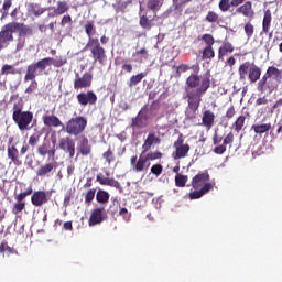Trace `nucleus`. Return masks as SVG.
Masks as SVG:
<instances>
[{
	"label": "nucleus",
	"instance_id": "1",
	"mask_svg": "<svg viewBox=\"0 0 282 282\" xmlns=\"http://www.w3.org/2000/svg\"><path fill=\"white\" fill-rule=\"evenodd\" d=\"M61 68L64 65H67V58L64 56H59L56 58L53 57H44L35 63H32L26 66V72L24 75V83H30V80H36V76H41L43 72L47 69V67Z\"/></svg>",
	"mask_w": 282,
	"mask_h": 282
},
{
	"label": "nucleus",
	"instance_id": "2",
	"mask_svg": "<svg viewBox=\"0 0 282 282\" xmlns=\"http://www.w3.org/2000/svg\"><path fill=\"white\" fill-rule=\"evenodd\" d=\"M12 120L20 131H30V124L34 120V113L30 110H23V101L13 104Z\"/></svg>",
	"mask_w": 282,
	"mask_h": 282
},
{
	"label": "nucleus",
	"instance_id": "3",
	"mask_svg": "<svg viewBox=\"0 0 282 282\" xmlns=\"http://www.w3.org/2000/svg\"><path fill=\"white\" fill-rule=\"evenodd\" d=\"M238 74L239 80H246L247 76L251 84L261 80V67L250 64V62L242 63L238 68Z\"/></svg>",
	"mask_w": 282,
	"mask_h": 282
},
{
	"label": "nucleus",
	"instance_id": "4",
	"mask_svg": "<svg viewBox=\"0 0 282 282\" xmlns=\"http://www.w3.org/2000/svg\"><path fill=\"white\" fill-rule=\"evenodd\" d=\"M210 89V77L202 79L200 87L195 90L187 91V105L189 107H198L202 105V96Z\"/></svg>",
	"mask_w": 282,
	"mask_h": 282
},
{
	"label": "nucleus",
	"instance_id": "5",
	"mask_svg": "<svg viewBox=\"0 0 282 282\" xmlns=\"http://www.w3.org/2000/svg\"><path fill=\"white\" fill-rule=\"evenodd\" d=\"M86 47L90 50V57L94 63H99V65H105V63H107V51L100 45L98 39H88Z\"/></svg>",
	"mask_w": 282,
	"mask_h": 282
},
{
	"label": "nucleus",
	"instance_id": "6",
	"mask_svg": "<svg viewBox=\"0 0 282 282\" xmlns=\"http://www.w3.org/2000/svg\"><path fill=\"white\" fill-rule=\"evenodd\" d=\"M87 129V118L83 116H77L70 118L66 122L65 131L68 133V135H82V133H85V130Z\"/></svg>",
	"mask_w": 282,
	"mask_h": 282
},
{
	"label": "nucleus",
	"instance_id": "7",
	"mask_svg": "<svg viewBox=\"0 0 282 282\" xmlns=\"http://www.w3.org/2000/svg\"><path fill=\"white\" fill-rule=\"evenodd\" d=\"M30 151V145L23 144L20 149L17 148V143L9 142L7 147V158L10 160L11 164H14V166H21L23 164V161L21 160V155H25Z\"/></svg>",
	"mask_w": 282,
	"mask_h": 282
},
{
	"label": "nucleus",
	"instance_id": "8",
	"mask_svg": "<svg viewBox=\"0 0 282 282\" xmlns=\"http://www.w3.org/2000/svg\"><path fill=\"white\" fill-rule=\"evenodd\" d=\"M173 158L174 160H182V158H186L188 155V151H191V145L188 143L184 144V135L180 134L177 140L174 142Z\"/></svg>",
	"mask_w": 282,
	"mask_h": 282
},
{
	"label": "nucleus",
	"instance_id": "9",
	"mask_svg": "<svg viewBox=\"0 0 282 282\" xmlns=\"http://www.w3.org/2000/svg\"><path fill=\"white\" fill-rule=\"evenodd\" d=\"M76 99L80 107H87V105L94 106L98 102V95L94 90H87L77 94Z\"/></svg>",
	"mask_w": 282,
	"mask_h": 282
},
{
	"label": "nucleus",
	"instance_id": "10",
	"mask_svg": "<svg viewBox=\"0 0 282 282\" xmlns=\"http://www.w3.org/2000/svg\"><path fill=\"white\" fill-rule=\"evenodd\" d=\"M276 87L278 85L274 83V79L270 78L267 74H264L257 84V89L260 94H265V91H268V94H272Z\"/></svg>",
	"mask_w": 282,
	"mask_h": 282
},
{
	"label": "nucleus",
	"instance_id": "11",
	"mask_svg": "<svg viewBox=\"0 0 282 282\" xmlns=\"http://www.w3.org/2000/svg\"><path fill=\"white\" fill-rule=\"evenodd\" d=\"M9 28L11 30V33L14 34L17 32H19L18 36H32V34H34V31L32 30V28L20 23V22H9Z\"/></svg>",
	"mask_w": 282,
	"mask_h": 282
},
{
	"label": "nucleus",
	"instance_id": "12",
	"mask_svg": "<svg viewBox=\"0 0 282 282\" xmlns=\"http://www.w3.org/2000/svg\"><path fill=\"white\" fill-rule=\"evenodd\" d=\"M76 79L74 80V89L78 91V89H89L91 87V80L94 77L90 73H85L82 77L76 74Z\"/></svg>",
	"mask_w": 282,
	"mask_h": 282
},
{
	"label": "nucleus",
	"instance_id": "13",
	"mask_svg": "<svg viewBox=\"0 0 282 282\" xmlns=\"http://www.w3.org/2000/svg\"><path fill=\"white\" fill-rule=\"evenodd\" d=\"M14 41V35L10 29V24H4L0 31V45L6 50L10 46V43Z\"/></svg>",
	"mask_w": 282,
	"mask_h": 282
},
{
	"label": "nucleus",
	"instance_id": "14",
	"mask_svg": "<svg viewBox=\"0 0 282 282\" xmlns=\"http://www.w3.org/2000/svg\"><path fill=\"white\" fill-rule=\"evenodd\" d=\"M59 149H62V151H65V153L69 154V158H74V155H76V142L74 141V139L72 138H62L59 140V144H58Z\"/></svg>",
	"mask_w": 282,
	"mask_h": 282
},
{
	"label": "nucleus",
	"instance_id": "15",
	"mask_svg": "<svg viewBox=\"0 0 282 282\" xmlns=\"http://www.w3.org/2000/svg\"><path fill=\"white\" fill-rule=\"evenodd\" d=\"M236 14H242L246 19H254V9H252V1H246L240 7L236 8L235 12L231 13V17Z\"/></svg>",
	"mask_w": 282,
	"mask_h": 282
},
{
	"label": "nucleus",
	"instance_id": "16",
	"mask_svg": "<svg viewBox=\"0 0 282 282\" xmlns=\"http://www.w3.org/2000/svg\"><path fill=\"white\" fill-rule=\"evenodd\" d=\"M50 202V196L45 191H35L31 195V204L36 208H41V206L47 204Z\"/></svg>",
	"mask_w": 282,
	"mask_h": 282
},
{
	"label": "nucleus",
	"instance_id": "17",
	"mask_svg": "<svg viewBox=\"0 0 282 282\" xmlns=\"http://www.w3.org/2000/svg\"><path fill=\"white\" fill-rule=\"evenodd\" d=\"M207 182H210V174H208V171H205L203 173H198L192 178V187L197 191L199 188H204L205 184H208Z\"/></svg>",
	"mask_w": 282,
	"mask_h": 282
},
{
	"label": "nucleus",
	"instance_id": "18",
	"mask_svg": "<svg viewBox=\"0 0 282 282\" xmlns=\"http://www.w3.org/2000/svg\"><path fill=\"white\" fill-rule=\"evenodd\" d=\"M102 221H105V208L93 209L88 219V226H98V224H102Z\"/></svg>",
	"mask_w": 282,
	"mask_h": 282
},
{
	"label": "nucleus",
	"instance_id": "19",
	"mask_svg": "<svg viewBox=\"0 0 282 282\" xmlns=\"http://www.w3.org/2000/svg\"><path fill=\"white\" fill-rule=\"evenodd\" d=\"M37 155L41 158L48 156V160H54L56 158V148H52L50 142H43L37 147Z\"/></svg>",
	"mask_w": 282,
	"mask_h": 282
},
{
	"label": "nucleus",
	"instance_id": "20",
	"mask_svg": "<svg viewBox=\"0 0 282 282\" xmlns=\"http://www.w3.org/2000/svg\"><path fill=\"white\" fill-rule=\"evenodd\" d=\"M232 52H235L232 43L228 40H224L218 48V61H224V56H228V54H232Z\"/></svg>",
	"mask_w": 282,
	"mask_h": 282
},
{
	"label": "nucleus",
	"instance_id": "21",
	"mask_svg": "<svg viewBox=\"0 0 282 282\" xmlns=\"http://www.w3.org/2000/svg\"><path fill=\"white\" fill-rule=\"evenodd\" d=\"M52 171H56V163H45L41 165L37 171H36V176L37 177H50V173Z\"/></svg>",
	"mask_w": 282,
	"mask_h": 282
},
{
	"label": "nucleus",
	"instance_id": "22",
	"mask_svg": "<svg viewBox=\"0 0 282 282\" xmlns=\"http://www.w3.org/2000/svg\"><path fill=\"white\" fill-rule=\"evenodd\" d=\"M96 181L99 182L101 186H110L111 188H117V191H120V182H118L116 178H109L98 174L96 176Z\"/></svg>",
	"mask_w": 282,
	"mask_h": 282
},
{
	"label": "nucleus",
	"instance_id": "23",
	"mask_svg": "<svg viewBox=\"0 0 282 282\" xmlns=\"http://www.w3.org/2000/svg\"><path fill=\"white\" fill-rule=\"evenodd\" d=\"M213 191V183L205 184L199 191H194L188 194L189 199H202L206 193Z\"/></svg>",
	"mask_w": 282,
	"mask_h": 282
},
{
	"label": "nucleus",
	"instance_id": "24",
	"mask_svg": "<svg viewBox=\"0 0 282 282\" xmlns=\"http://www.w3.org/2000/svg\"><path fill=\"white\" fill-rule=\"evenodd\" d=\"M77 150L80 155L87 156L91 154V144H89V139L87 137H82Z\"/></svg>",
	"mask_w": 282,
	"mask_h": 282
},
{
	"label": "nucleus",
	"instance_id": "25",
	"mask_svg": "<svg viewBox=\"0 0 282 282\" xmlns=\"http://www.w3.org/2000/svg\"><path fill=\"white\" fill-rule=\"evenodd\" d=\"M272 25V11L270 9L264 10V15L262 20V33L268 34Z\"/></svg>",
	"mask_w": 282,
	"mask_h": 282
},
{
	"label": "nucleus",
	"instance_id": "26",
	"mask_svg": "<svg viewBox=\"0 0 282 282\" xmlns=\"http://www.w3.org/2000/svg\"><path fill=\"white\" fill-rule=\"evenodd\" d=\"M69 11V4L67 1H57L56 7L53 8V17H61L65 14V12Z\"/></svg>",
	"mask_w": 282,
	"mask_h": 282
},
{
	"label": "nucleus",
	"instance_id": "27",
	"mask_svg": "<svg viewBox=\"0 0 282 282\" xmlns=\"http://www.w3.org/2000/svg\"><path fill=\"white\" fill-rule=\"evenodd\" d=\"M202 122L206 129H213V126L215 124V112L206 110L203 113Z\"/></svg>",
	"mask_w": 282,
	"mask_h": 282
},
{
	"label": "nucleus",
	"instance_id": "28",
	"mask_svg": "<svg viewBox=\"0 0 282 282\" xmlns=\"http://www.w3.org/2000/svg\"><path fill=\"white\" fill-rule=\"evenodd\" d=\"M43 123L45 124V127H63V122L61 121V119H58V117L54 115L44 116Z\"/></svg>",
	"mask_w": 282,
	"mask_h": 282
},
{
	"label": "nucleus",
	"instance_id": "29",
	"mask_svg": "<svg viewBox=\"0 0 282 282\" xmlns=\"http://www.w3.org/2000/svg\"><path fill=\"white\" fill-rule=\"evenodd\" d=\"M271 79L275 80V83H281L282 80V70L276 68V66H269L265 73Z\"/></svg>",
	"mask_w": 282,
	"mask_h": 282
},
{
	"label": "nucleus",
	"instance_id": "30",
	"mask_svg": "<svg viewBox=\"0 0 282 282\" xmlns=\"http://www.w3.org/2000/svg\"><path fill=\"white\" fill-rule=\"evenodd\" d=\"M1 76H17V74H21V70L17 69L14 65L4 64L0 70Z\"/></svg>",
	"mask_w": 282,
	"mask_h": 282
},
{
	"label": "nucleus",
	"instance_id": "31",
	"mask_svg": "<svg viewBox=\"0 0 282 282\" xmlns=\"http://www.w3.org/2000/svg\"><path fill=\"white\" fill-rule=\"evenodd\" d=\"M160 137H156L155 133H150L143 144L144 151H149L152 144H160Z\"/></svg>",
	"mask_w": 282,
	"mask_h": 282
},
{
	"label": "nucleus",
	"instance_id": "32",
	"mask_svg": "<svg viewBox=\"0 0 282 282\" xmlns=\"http://www.w3.org/2000/svg\"><path fill=\"white\" fill-rule=\"evenodd\" d=\"M28 10L30 14H33V17H41V14H44L45 8L41 7L39 3H29Z\"/></svg>",
	"mask_w": 282,
	"mask_h": 282
},
{
	"label": "nucleus",
	"instance_id": "33",
	"mask_svg": "<svg viewBox=\"0 0 282 282\" xmlns=\"http://www.w3.org/2000/svg\"><path fill=\"white\" fill-rule=\"evenodd\" d=\"M251 129L254 131V133L261 135L262 133H268V131L272 129V123L253 124Z\"/></svg>",
	"mask_w": 282,
	"mask_h": 282
},
{
	"label": "nucleus",
	"instance_id": "34",
	"mask_svg": "<svg viewBox=\"0 0 282 282\" xmlns=\"http://www.w3.org/2000/svg\"><path fill=\"white\" fill-rule=\"evenodd\" d=\"M199 83H202V79L196 74L189 75L188 78L186 79V85L187 87H189V89H195L199 87Z\"/></svg>",
	"mask_w": 282,
	"mask_h": 282
},
{
	"label": "nucleus",
	"instance_id": "35",
	"mask_svg": "<svg viewBox=\"0 0 282 282\" xmlns=\"http://www.w3.org/2000/svg\"><path fill=\"white\" fill-rule=\"evenodd\" d=\"M33 193L34 189L32 188V185H30L25 192L14 194V199L15 202L25 203V197H29V195H32Z\"/></svg>",
	"mask_w": 282,
	"mask_h": 282
},
{
	"label": "nucleus",
	"instance_id": "36",
	"mask_svg": "<svg viewBox=\"0 0 282 282\" xmlns=\"http://www.w3.org/2000/svg\"><path fill=\"white\" fill-rule=\"evenodd\" d=\"M203 61H213L215 58V48L213 46H205L202 52Z\"/></svg>",
	"mask_w": 282,
	"mask_h": 282
},
{
	"label": "nucleus",
	"instance_id": "37",
	"mask_svg": "<svg viewBox=\"0 0 282 282\" xmlns=\"http://www.w3.org/2000/svg\"><path fill=\"white\" fill-rule=\"evenodd\" d=\"M246 124V116L240 115L236 121L232 123V129L236 131V133H239L241 129H243Z\"/></svg>",
	"mask_w": 282,
	"mask_h": 282
},
{
	"label": "nucleus",
	"instance_id": "38",
	"mask_svg": "<svg viewBox=\"0 0 282 282\" xmlns=\"http://www.w3.org/2000/svg\"><path fill=\"white\" fill-rule=\"evenodd\" d=\"M101 156L102 160H105V164H108V166H110L112 162H116V154L111 148H108V150L104 152Z\"/></svg>",
	"mask_w": 282,
	"mask_h": 282
},
{
	"label": "nucleus",
	"instance_id": "39",
	"mask_svg": "<svg viewBox=\"0 0 282 282\" xmlns=\"http://www.w3.org/2000/svg\"><path fill=\"white\" fill-rule=\"evenodd\" d=\"M130 164L133 171H137V173H140V171H142V154H140L139 160H138V156H132L130 159Z\"/></svg>",
	"mask_w": 282,
	"mask_h": 282
},
{
	"label": "nucleus",
	"instance_id": "40",
	"mask_svg": "<svg viewBox=\"0 0 282 282\" xmlns=\"http://www.w3.org/2000/svg\"><path fill=\"white\" fill-rule=\"evenodd\" d=\"M198 107L195 106H187L186 110H185V118L186 120H195L197 118V111H198Z\"/></svg>",
	"mask_w": 282,
	"mask_h": 282
},
{
	"label": "nucleus",
	"instance_id": "41",
	"mask_svg": "<svg viewBox=\"0 0 282 282\" xmlns=\"http://www.w3.org/2000/svg\"><path fill=\"white\" fill-rule=\"evenodd\" d=\"M96 200L98 204H107L109 202V192L105 189H99L96 194Z\"/></svg>",
	"mask_w": 282,
	"mask_h": 282
},
{
	"label": "nucleus",
	"instance_id": "42",
	"mask_svg": "<svg viewBox=\"0 0 282 282\" xmlns=\"http://www.w3.org/2000/svg\"><path fill=\"white\" fill-rule=\"evenodd\" d=\"M147 8L156 14L160 8H162V2L160 0H148Z\"/></svg>",
	"mask_w": 282,
	"mask_h": 282
},
{
	"label": "nucleus",
	"instance_id": "43",
	"mask_svg": "<svg viewBox=\"0 0 282 282\" xmlns=\"http://www.w3.org/2000/svg\"><path fill=\"white\" fill-rule=\"evenodd\" d=\"M186 182H188L187 175L177 174L175 176V186H177V188H184V186H186Z\"/></svg>",
	"mask_w": 282,
	"mask_h": 282
},
{
	"label": "nucleus",
	"instance_id": "44",
	"mask_svg": "<svg viewBox=\"0 0 282 282\" xmlns=\"http://www.w3.org/2000/svg\"><path fill=\"white\" fill-rule=\"evenodd\" d=\"M85 32L89 39H94V34H96V26L94 25V21H88L84 25Z\"/></svg>",
	"mask_w": 282,
	"mask_h": 282
},
{
	"label": "nucleus",
	"instance_id": "45",
	"mask_svg": "<svg viewBox=\"0 0 282 282\" xmlns=\"http://www.w3.org/2000/svg\"><path fill=\"white\" fill-rule=\"evenodd\" d=\"M200 40L205 43L206 47H213L215 45V37L210 33L203 34Z\"/></svg>",
	"mask_w": 282,
	"mask_h": 282
},
{
	"label": "nucleus",
	"instance_id": "46",
	"mask_svg": "<svg viewBox=\"0 0 282 282\" xmlns=\"http://www.w3.org/2000/svg\"><path fill=\"white\" fill-rule=\"evenodd\" d=\"M218 8L220 12H230V8H232L231 0H220L218 3Z\"/></svg>",
	"mask_w": 282,
	"mask_h": 282
},
{
	"label": "nucleus",
	"instance_id": "47",
	"mask_svg": "<svg viewBox=\"0 0 282 282\" xmlns=\"http://www.w3.org/2000/svg\"><path fill=\"white\" fill-rule=\"evenodd\" d=\"M10 8H12V0H4L2 8L0 10L1 12V21H3V19H6V17H8V11L10 10Z\"/></svg>",
	"mask_w": 282,
	"mask_h": 282
},
{
	"label": "nucleus",
	"instance_id": "48",
	"mask_svg": "<svg viewBox=\"0 0 282 282\" xmlns=\"http://www.w3.org/2000/svg\"><path fill=\"white\" fill-rule=\"evenodd\" d=\"M162 159V152H150L145 156V159L142 160V164H147V162H151L153 160H161Z\"/></svg>",
	"mask_w": 282,
	"mask_h": 282
},
{
	"label": "nucleus",
	"instance_id": "49",
	"mask_svg": "<svg viewBox=\"0 0 282 282\" xmlns=\"http://www.w3.org/2000/svg\"><path fill=\"white\" fill-rule=\"evenodd\" d=\"M205 21L208 23H219V14L215 11H208Z\"/></svg>",
	"mask_w": 282,
	"mask_h": 282
},
{
	"label": "nucleus",
	"instance_id": "50",
	"mask_svg": "<svg viewBox=\"0 0 282 282\" xmlns=\"http://www.w3.org/2000/svg\"><path fill=\"white\" fill-rule=\"evenodd\" d=\"M4 252H8L9 254H14V252L17 251L14 250V248L8 245V241L4 240L0 243V254H3Z\"/></svg>",
	"mask_w": 282,
	"mask_h": 282
},
{
	"label": "nucleus",
	"instance_id": "51",
	"mask_svg": "<svg viewBox=\"0 0 282 282\" xmlns=\"http://www.w3.org/2000/svg\"><path fill=\"white\" fill-rule=\"evenodd\" d=\"M245 34L247 36V39H252L253 34H254V24L251 22H247L245 24Z\"/></svg>",
	"mask_w": 282,
	"mask_h": 282
},
{
	"label": "nucleus",
	"instance_id": "52",
	"mask_svg": "<svg viewBox=\"0 0 282 282\" xmlns=\"http://www.w3.org/2000/svg\"><path fill=\"white\" fill-rule=\"evenodd\" d=\"M25 210V203L17 202L12 207V215H19Z\"/></svg>",
	"mask_w": 282,
	"mask_h": 282
},
{
	"label": "nucleus",
	"instance_id": "53",
	"mask_svg": "<svg viewBox=\"0 0 282 282\" xmlns=\"http://www.w3.org/2000/svg\"><path fill=\"white\" fill-rule=\"evenodd\" d=\"M25 47V36L18 35L15 40V53L21 52Z\"/></svg>",
	"mask_w": 282,
	"mask_h": 282
},
{
	"label": "nucleus",
	"instance_id": "54",
	"mask_svg": "<svg viewBox=\"0 0 282 282\" xmlns=\"http://www.w3.org/2000/svg\"><path fill=\"white\" fill-rule=\"evenodd\" d=\"M96 197V188H91L89 189L86 194H85V204H91V202H94V198Z\"/></svg>",
	"mask_w": 282,
	"mask_h": 282
},
{
	"label": "nucleus",
	"instance_id": "55",
	"mask_svg": "<svg viewBox=\"0 0 282 282\" xmlns=\"http://www.w3.org/2000/svg\"><path fill=\"white\" fill-rule=\"evenodd\" d=\"M141 82H142V73L138 75H133L129 80V87H135V85H138V83H141Z\"/></svg>",
	"mask_w": 282,
	"mask_h": 282
},
{
	"label": "nucleus",
	"instance_id": "56",
	"mask_svg": "<svg viewBox=\"0 0 282 282\" xmlns=\"http://www.w3.org/2000/svg\"><path fill=\"white\" fill-rule=\"evenodd\" d=\"M162 171H163L162 164H155L151 167V173L156 177H160V175H162Z\"/></svg>",
	"mask_w": 282,
	"mask_h": 282
},
{
	"label": "nucleus",
	"instance_id": "57",
	"mask_svg": "<svg viewBox=\"0 0 282 282\" xmlns=\"http://www.w3.org/2000/svg\"><path fill=\"white\" fill-rule=\"evenodd\" d=\"M35 89H39V83H36V80H31V84L25 89V94H34Z\"/></svg>",
	"mask_w": 282,
	"mask_h": 282
},
{
	"label": "nucleus",
	"instance_id": "58",
	"mask_svg": "<svg viewBox=\"0 0 282 282\" xmlns=\"http://www.w3.org/2000/svg\"><path fill=\"white\" fill-rule=\"evenodd\" d=\"M151 23H153V19H148L147 15H142V28L144 30H151Z\"/></svg>",
	"mask_w": 282,
	"mask_h": 282
},
{
	"label": "nucleus",
	"instance_id": "59",
	"mask_svg": "<svg viewBox=\"0 0 282 282\" xmlns=\"http://www.w3.org/2000/svg\"><path fill=\"white\" fill-rule=\"evenodd\" d=\"M142 113V110L139 111V115L137 118L132 119V124L131 127L133 129L138 128V127H142V117H140V115Z\"/></svg>",
	"mask_w": 282,
	"mask_h": 282
},
{
	"label": "nucleus",
	"instance_id": "60",
	"mask_svg": "<svg viewBox=\"0 0 282 282\" xmlns=\"http://www.w3.org/2000/svg\"><path fill=\"white\" fill-rule=\"evenodd\" d=\"M119 216L122 217L124 221H129L131 219V214L124 207L119 210Z\"/></svg>",
	"mask_w": 282,
	"mask_h": 282
},
{
	"label": "nucleus",
	"instance_id": "61",
	"mask_svg": "<svg viewBox=\"0 0 282 282\" xmlns=\"http://www.w3.org/2000/svg\"><path fill=\"white\" fill-rule=\"evenodd\" d=\"M236 113H237V111L235 110V106H230L227 109L225 117L227 120H232V118H235Z\"/></svg>",
	"mask_w": 282,
	"mask_h": 282
},
{
	"label": "nucleus",
	"instance_id": "62",
	"mask_svg": "<svg viewBox=\"0 0 282 282\" xmlns=\"http://www.w3.org/2000/svg\"><path fill=\"white\" fill-rule=\"evenodd\" d=\"M232 142H235V134H232V132H229L223 141V144L226 147L228 144H232Z\"/></svg>",
	"mask_w": 282,
	"mask_h": 282
},
{
	"label": "nucleus",
	"instance_id": "63",
	"mask_svg": "<svg viewBox=\"0 0 282 282\" xmlns=\"http://www.w3.org/2000/svg\"><path fill=\"white\" fill-rule=\"evenodd\" d=\"M225 151H226V147L224 143L214 148V153H216V155H224Z\"/></svg>",
	"mask_w": 282,
	"mask_h": 282
},
{
	"label": "nucleus",
	"instance_id": "64",
	"mask_svg": "<svg viewBox=\"0 0 282 282\" xmlns=\"http://www.w3.org/2000/svg\"><path fill=\"white\" fill-rule=\"evenodd\" d=\"M29 144L30 147H36L39 144V137L36 134H33L29 138Z\"/></svg>",
	"mask_w": 282,
	"mask_h": 282
}]
</instances>
